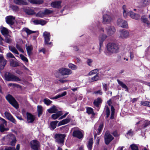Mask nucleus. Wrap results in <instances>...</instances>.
Wrapping results in <instances>:
<instances>
[{
  "label": "nucleus",
  "instance_id": "obj_59",
  "mask_svg": "<svg viewBox=\"0 0 150 150\" xmlns=\"http://www.w3.org/2000/svg\"><path fill=\"white\" fill-rule=\"evenodd\" d=\"M45 15L50 14L52 13V11L48 9H46L44 11Z\"/></svg>",
  "mask_w": 150,
  "mask_h": 150
},
{
  "label": "nucleus",
  "instance_id": "obj_34",
  "mask_svg": "<svg viewBox=\"0 0 150 150\" xmlns=\"http://www.w3.org/2000/svg\"><path fill=\"white\" fill-rule=\"evenodd\" d=\"M93 139L91 138L89 140L88 144L87 145L88 148L89 150H91L92 147V145L93 143Z\"/></svg>",
  "mask_w": 150,
  "mask_h": 150
},
{
  "label": "nucleus",
  "instance_id": "obj_58",
  "mask_svg": "<svg viewBox=\"0 0 150 150\" xmlns=\"http://www.w3.org/2000/svg\"><path fill=\"white\" fill-rule=\"evenodd\" d=\"M4 41L8 43H10L12 41V40L10 38L6 37L4 40Z\"/></svg>",
  "mask_w": 150,
  "mask_h": 150
},
{
  "label": "nucleus",
  "instance_id": "obj_31",
  "mask_svg": "<svg viewBox=\"0 0 150 150\" xmlns=\"http://www.w3.org/2000/svg\"><path fill=\"white\" fill-rule=\"evenodd\" d=\"M57 121H55L52 122L50 123V128L51 130H53L56 127L57 124L58 123Z\"/></svg>",
  "mask_w": 150,
  "mask_h": 150
},
{
  "label": "nucleus",
  "instance_id": "obj_15",
  "mask_svg": "<svg viewBox=\"0 0 150 150\" xmlns=\"http://www.w3.org/2000/svg\"><path fill=\"white\" fill-rule=\"evenodd\" d=\"M7 61L2 56H0V69L3 70L6 64Z\"/></svg>",
  "mask_w": 150,
  "mask_h": 150
},
{
  "label": "nucleus",
  "instance_id": "obj_55",
  "mask_svg": "<svg viewBox=\"0 0 150 150\" xmlns=\"http://www.w3.org/2000/svg\"><path fill=\"white\" fill-rule=\"evenodd\" d=\"M106 118H108L109 117L110 114V109L108 106L106 108Z\"/></svg>",
  "mask_w": 150,
  "mask_h": 150
},
{
  "label": "nucleus",
  "instance_id": "obj_14",
  "mask_svg": "<svg viewBox=\"0 0 150 150\" xmlns=\"http://www.w3.org/2000/svg\"><path fill=\"white\" fill-rule=\"evenodd\" d=\"M7 61L2 56H0V69L3 70L6 64Z\"/></svg>",
  "mask_w": 150,
  "mask_h": 150
},
{
  "label": "nucleus",
  "instance_id": "obj_44",
  "mask_svg": "<svg viewBox=\"0 0 150 150\" xmlns=\"http://www.w3.org/2000/svg\"><path fill=\"white\" fill-rule=\"evenodd\" d=\"M150 125V121L148 120H146L144 121V124L142 125L143 127L144 128H145L147 126Z\"/></svg>",
  "mask_w": 150,
  "mask_h": 150
},
{
  "label": "nucleus",
  "instance_id": "obj_50",
  "mask_svg": "<svg viewBox=\"0 0 150 150\" xmlns=\"http://www.w3.org/2000/svg\"><path fill=\"white\" fill-rule=\"evenodd\" d=\"M25 12L28 15H33L35 13L34 11L32 9H27Z\"/></svg>",
  "mask_w": 150,
  "mask_h": 150
},
{
  "label": "nucleus",
  "instance_id": "obj_37",
  "mask_svg": "<svg viewBox=\"0 0 150 150\" xmlns=\"http://www.w3.org/2000/svg\"><path fill=\"white\" fill-rule=\"evenodd\" d=\"M10 65L11 66L13 67H15L19 66L17 62L12 59L10 61Z\"/></svg>",
  "mask_w": 150,
  "mask_h": 150
},
{
  "label": "nucleus",
  "instance_id": "obj_16",
  "mask_svg": "<svg viewBox=\"0 0 150 150\" xmlns=\"http://www.w3.org/2000/svg\"><path fill=\"white\" fill-rule=\"evenodd\" d=\"M7 61L2 56H0V69L3 70L6 64Z\"/></svg>",
  "mask_w": 150,
  "mask_h": 150
},
{
  "label": "nucleus",
  "instance_id": "obj_62",
  "mask_svg": "<svg viewBox=\"0 0 150 150\" xmlns=\"http://www.w3.org/2000/svg\"><path fill=\"white\" fill-rule=\"evenodd\" d=\"M94 93L96 94H99L100 95H102L103 94V92L101 89L98 91H95Z\"/></svg>",
  "mask_w": 150,
  "mask_h": 150
},
{
  "label": "nucleus",
  "instance_id": "obj_43",
  "mask_svg": "<svg viewBox=\"0 0 150 150\" xmlns=\"http://www.w3.org/2000/svg\"><path fill=\"white\" fill-rule=\"evenodd\" d=\"M99 77L98 76V74H97L95 76L92 77L91 79V82H93L94 81L98 80L99 79Z\"/></svg>",
  "mask_w": 150,
  "mask_h": 150
},
{
  "label": "nucleus",
  "instance_id": "obj_26",
  "mask_svg": "<svg viewBox=\"0 0 150 150\" xmlns=\"http://www.w3.org/2000/svg\"><path fill=\"white\" fill-rule=\"evenodd\" d=\"M33 22L35 25L40 24L42 25H44L46 24V21L44 20H35Z\"/></svg>",
  "mask_w": 150,
  "mask_h": 150
},
{
  "label": "nucleus",
  "instance_id": "obj_61",
  "mask_svg": "<svg viewBox=\"0 0 150 150\" xmlns=\"http://www.w3.org/2000/svg\"><path fill=\"white\" fill-rule=\"evenodd\" d=\"M134 134V132L132 130V129H130L129 131H128L127 133V135H129L130 136H132Z\"/></svg>",
  "mask_w": 150,
  "mask_h": 150
},
{
  "label": "nucleus",
  "instance_id": "obj_32",
  "mask_svg": "<svg viewBox=\"0 0 150 150\" xmlns=\"http://www.w3.org/2000/svg\"><path fill=\"white\" fill-rule=\"evenodd\" d=\"M62 114V112L60 111L58 112L56 114H53L52 115V118L54 120H55L58 118Z\"/></svg>",
  "mask_w": 150,
  "mask_h": 150
},
{
  "label": "nucleus",
  "instance_id": "obj_13",
  "mask_svg": "<svg viewBox=\"0 0 150 150\" xmlns=\"http://www.w3.org/2000/svg\"><path fill=\"white\" fill-rule=\"evenodd\" d=\"M107 34L110 35H113L116 31L115 27L112 26H108L106 28Z\"/></svg>",
  "mask_w": 150,
  "mask_h": 150
},
{
  "label": "nucleus",
  "instance_id": "obj_51",
  "mask_svg": "<svg viewBox=\"0 0 150 150\" xmlns=\"http://www.w3.org/2000/svg\"><path fill=\"white\" fill-rule=\"evenodd\" d=\"M4 115L6 118L8 120L12 116L10 113L8 112H5Z\"/></svg>",
  "mask_w": 150,
  "mask_h": 150
},
{
  "label": "nucleus",
  "instance_id": "obj_22",
  "mask_svg": "<svg viewBox=\"0 0 150 150\" xmlns=\"http://www.w3.org/2000/svg\"><path fill=\"white\" fill-rule=\"evenodd\" d=\"M129 16L131 18L135 20H138L140 18V16L138 14L135 13L132 11H129L128 13Z\"/></svg>",
  "mask_w": 150,
  "mask_h": 150
},
{
  "label": "nucleus",
  "instance_id": "obj_2",
  "mask_svg": "<svg viewBox=\"0 0 150 150\" xmlns=\"http://www.w3.org/2000/svg\"><path fill=\"white\" fill-rule=\"evenodd\" d=\"M5 79L8 81H21V79L18 77L9 72L6 73L5 74Z\"/></svg>",
  "mask_w": 150,
  "mask_h": 150
},
{
  "label": "nucleus",
  "instance_id": "obj_11",
  "mask_svg": "<svg viewBox=\"0 0 150 150\" xmlns=\"http://www.w3.org/2000/svg\"><path fill=\"white\" fill-rule=\"evenodd\" d=\"M30 145L31 148L34 150H38L40 143L38 141L36 140H33L31 142Z\"/></svg>",
  "mask_w": 150,
  "mask_h": 150
},
{
  "label": "nucleus",
  "instance_id": "obj_1",
  "mask_svg": "<svg viewBox=\"0 0 150 150\" xmlns=\"http://www.w3.org/2000/svg\"><path fill=\"white\" fill-rule=\"evenodd\" d=\"M107 50L105 52V54L107 56H109L113 53L118 52L119 46L116 43H109L106 46Z\"/></svg>",
  "mask_w": 150,
  "mask_h": 150
},
{
  "label": "nucleus",
  "instance_id": "obj_23",
  "mask_svg": "<svg viewBox=\"0 0 150 150\" xmlns=\"http://www.w3.org/2000/svg\"><path fill=\"white\" fill-rule=\"evenodd\" d=\"M107 36L105 34H102L100 35L99 37V44L100 45L103 44V42L105 40Z\"/></svg>",
  "mask_w": 150,
  "mask_h": 150
},
{
  "label": "nucleus",
  "instance_id": "obj_45",
  "mask_svg": "<svg viewBox=\"0 0 150 150\" xmlns=\"http://www.w3.org/2000/svg\"><path fill=\"white\" fill-rule=\"evenodd\" d=\"M68 67L69 68L72 70H75L77 69V67L71 63H70L68 64Z\"/></svg>",
  "mask_w": 150,
  "mask_h": 150
},
{
  "label": "nucleus",
  "instance_id": "obj_6",
  "mask_svg": "<svg viewBox=\"0 0 150 150\" xmlns=\"http://www.w3.org/2000/svg\"><path fill=\"white\" fill-rule=\"evenodd\" d=\"M3 139H8L9 141H11L10 145L12 146H14L16 142V138L13 134H10L7 135L3 138Z\"/></svg>",
  "mask_w": 150,
  "mask_h": 150
},
{
  "label": "nucleus",
  "instance_id": "obj_38",
  "mask_svg": "<svg viewBox=\"0 0 150 150\" xmlns=\"http://www.w3.org/2000/svg\"><path fill=\"white\" fill-rule=\"evenodd\" d=\"M142 21L147 25H149L150 24V23L148 20L147 18H146V16H142L141 18Z\"/></svg>",
  "mask_w": 150,
  "mask_h": 150
},
{
  "label": "nucleus",
  "instance_id": "obj_20",
  "mask_svg": "<svg viewBox=\"0 0 150 150\" xmlns=\"http://www.w3.org/2000/svg\"><path fill=\"white\" fill-rule=\"evenodd\" d=\"M61 1H56L52 2L51 6L52 7L57 8H61Z\"/></svg>",
  "mask_w": 150,
  "mask_h": 150
},
{
  "label": "nucleus",
  "instance_id": "obj_60",
  "mask_svg": "<svg viewBox=\"0 0 150 150\" xmlns=\"http://www.w3.org/2000/svg\"><path fill=\"white\" fill-rule=\"evenodd\" d=\"M103 124H100L98 128V133L99 134L101 130H102L103 127Z\"/></svg>",
  "mask_w": 150,
  "mask_h": 150
},
{
  "label": "nucleus",
  "instance_id": "obj_10",
  "mask_svg": "<svg viewBox=\"0 0 150 150\" xmlns=\"http://www.w3.org/2000/svg\"><path fill=\"white\" fill-rule=\"evenodd\" d=\"M72 135L73 137L79 139H82L83 137L82 132L79 129L74 130L73 132Z\"/></svg>",
  "mask_w": 150,
  "mask_h": 150
},
{
  "label": "nucleus",
  "instance_id": "obj_33",
  "mask_svg": "<svg viewBox=\"0 0 150 150\" xmlns=\"http://www.w3.org/2000/svg\"><path fill=\"white\" fill-rule=\"evenodd\" d=\"M122 9L123 10V15L124 17L126 18L127 16H129L128 14V12L126 8V6L125 5H123L122 6Z\"/></svg>",
  "mask_w": 150,
  "mask_h": 150
},
{
  "label": "nucleus",
  "instance_id": "obj_57",
  "mask_svg": "<svg viewBox=\"0 0 150 150\" xmlns=\"http://www.w3.org/2000/svg\"><path fill=\"white\" fill-rule=\"evenodd\" d=\"M44 15L45 14L44 12L40 11L37 14L36 16L37 17H42L44 16Z\"/></svg>",
  "mask_w": 150,
  "mask_h": 150
},
{
  "label": "nucleus",
  "instance_id": "obj_5",
  "mask_svg": "<svg viewBox=\"0 0 150 150\" xmlns=\"http://www.w3.org/2000/svg\"><path fill=\"white\" fill-rule=\"evenodd\" d=\"M114 139V137L111 135L108 131H106L104 135V140L105 144L108 145Z\"/></svg>",
  "mask_w": 150,
  "mask_h": 150
},
{
  "label": "nucleus",
  "instance_id": "obj_3",
  "mask_svg": "<svg viewBox=\"0 0 150 150\" xmlns=\"http://www.w3.org/2000/svg\"><path fill=\"white\" fill-rule=\"evenodd\" d=\"M6 98L9 103L15 108L16 109L18 108L19 105L18 103L11 95H8L6 96Z\"/></svg>",
  "mask_w": 150,
  "mask_h": 150
},
{
  "label": "nucleus",
  "instance_id": "obj_52",
  "mask_svg": "<svg viewBox=\"0 0 150 150\" xmlns=\"http://www.w3.org/2000/svg\"><path fill=\"white\" fill-rule=\"evenodd\" d=\"M93 62V60L92 59L88 58L87 59L86 61V63L89 66L91 67L92 66V63Z\"/></svg>",
  "mask_w": 150,
  "mask_h": 150
},
{
  "label": "nucleus",
  "instance_id": "obj_46",
  "mask_svg": "<svg viewBox=\"0 0 150 150\" xmlns=\"http://www.w3.org/2000/svg\"><path fill=\"white\" fill-rule=\"evenodd\" d=\"M20 57L21 59L25 62H28V59L24 56L22 54L20 55Z\"/></svg>",
  "mask_w": 150,
  "mask_h": 150
},
{
  "label": "nucleus",
  "instance_id": "obj_18",
  "mask_svg": "<svg viewBox=\"0 0 150 150\" xmlns=\"http://www.w3.org/2000/svg\"><path fill=\"white\" fill-rule=\"evenodd\" d=\"M0 120L3 122L0 125V131L1 132H3L6 130L5 127L6 126L7 122L4 119L1 117H0Z\"/></svg>",
  "mask_w": 150,
  "mask_h": 150
},
{
  "label": "nucleus",
  "instance_id": "obj_9",
  "mask_svg": "<svg viewBox=\"0 0 150 150\" xmlns=\"http://www.w3.org/2000/svg\"><path fill=\"white\" fill-rule=\"evenodd\" d=\"M119 33V37L121 38H126L129 35V33L128 31L125 29L120 30Z\"/></svg>",
  "mask_w": 150,
  "mask_h": 150
},
{
  "label": "nucleus",
  "instance_id": "obj_53",
  "mask_svg": "<svg viewBox=\"0 0 150 150\" xmlns=\"http://www.w3.org/2000/svg\"><path fill=\"white\" fill-rule=\"evenodd\" d=\"M16 47L19 51L22 53L24 52V51L20 45L18 44H16Z\"/></svg>",
  "mask_w": 150,
  "mask_h": 150
},
{
  "label": "nucleus",
  "instance_id": "obj_49",
  "mask_svg": "<svg viewBox=\"0 0 150 150\" xmlns=\"http://www.w3.org/2000/svg\"><path fill=\"white\" fill-rule=\"evenodd\" d=\"M150 3V0H143L142 1V6H145L148 5Z\"/></svg>",
  "mask_w": 150,
  "mask_h": 150
},
{
  "label": "nucleus",
  "instance_id": "obj_54",
  "mask_svg": "<svg viewBox=\"0 0 150 150\" xmlns=\"http://www.w3.org/2000/svg\"><path fill=\"white\" fill-rule=\"evenodd\" d=\"M98 71V69H96L91 71L88 74L89 75H91L96 73Z\"/></svg>",
  "mask_w": 150,
  "mask_h": 150
},
{
  "label": "nucleus",
  "instance_id": "obj_47",
  "mask_svg": "<svg viewBox=\"0 0 150 150\" xmlns=\"http://www.w3.org/2000/svg\"><path fill=\"white\" fill-rule=\"evenodd\" d=\"M86 112L88 114H92L93 113V109L90 107H86Z\"/></svg>",
  "mask_w": 150,
  "mask_h": 150
},
{
  "label": "nucleus",
  "instance_id": "obj_36",
  "mask_svg": "<svg viewBox=\"0 0 150 150\" xmlns=\"http://www.w3.org/2000/svg\"><path fill=\"white\" fill-rule=\"evenodd\" d=\"M8 47L9 50L12 52L17 54H19L17 50L15 47L9 46Z\"/></svg>",
  "mask_w": 150,
  "mask_h": 150
},
{
  "label": "nucleus",
  "instance_id": "obj_27",
  "mask_svg": "<svg viewBox=\"0 0 150 150\" xmlns=\"http://www.w3.org/2000/svg\"><path fill=\"white\" fill-rule=\"evenodd\" d=\"M70 121V119L69 118L67 117L66 119L60 121L59 123L58 126H59L68 123Z\"/></svg>",
  "mask_w": 150,
  "mask_h": 150
},
{
  "label": "nucleus",
  "instance_id": "obj_24",
  "mask_svg": "<svg viewBox=\"0 0 150 150\" xmlns=\"http://www.w3.org/2000/svg\"><path fill=\"white\" fill-rule=\"evenodd\" d=\"M26 48L28 56H30L32 54V51L33 50V47L32 45L27 46L26 45Z\"/></svg>",
  "mask_w": 150,
  "mask_h": 150
},
{
  "label": "nucleus",
  "instance_id": "obj_4",
  "mask_svg": "<svg viewBox=\"0 0 150 150\" xmlns=\"http://www.w3.org/2000/svg\"><path fill=\"white\" fill-rule=\"evenodd\" d=\"M66 135L62 134H57L54 135L55 141L59 144H63Z\"/></svg>",
  "mask_w": 150,
  "mask_h": 150
},
{
  "label": "nucleus",
  "instance_id": "obj_56",
  "mask_svg": "<svg viewBox=\"0 0 150 150\" xmlns=\"http://www.w3.org/2000/svg\"><path fill=\"white\" fill-rule=\"evenodd\" d=\"M132 150H139L137 146L135 144H132L130 146Z\"/></svg>",
  "mask_w": 150,
  "mask_h": 150
},
{
  "label": "nucleus",
  "instance_id": "obj_64",
  "mask_svg": "<svg viewBox=\"0 0 150 150\" xmlns=\"http://www.w3.org/2000/svg\"><path fill=\"white\" fill-rule=\"evenodd\" d=\"M11 7L13 11H16L18 9V7L16 6L12 5Z\"/></svg>",
  "mask_w": 150,
  "mask_h": 150
},
{
  "label": "nucleus",
  "instance_id": "obj_40",
  "mask_svg": "<svg viewBox=\"0 0 150 150\" xmlns=\"http://www.w3.org/2000/svg\"><path fill=\"white\" fill-rule=\"evenodd\" d=\"M37 108V110L38 113V116L39 117H40L42 115L43 111L42 107L41 106L38 105Z\"/></svg>",
  "mask_w": 150,
  "mask_h": 150
},
{
  "label": "nucleus",
  "instance_id": "obj_17",
  "mask_svg": "<svg viewBox=\"0 0 150 150\" xmlns=\"http://www.w3.org/2000/svg\"><path fill=\"white\" fill-rule=\"evenodd\" d=\"M14 20L15 18L12 16H8L6 18V23L10 25L14 24Z\"/></svg>",
  "mask_w": 150,
  "mask_h": 150
},
{
  "label": "nucleus",
  "instance_id": "obj_19",
  "mask_svg": "<svg viewBox=\"0 0 150 150\" xmlns=\"http://www.w3.org/2000/svg\"><path fill=\"white\" fill-rule=\"evenodd\" d=\"M26 115L28 122V123L33 122L35 120V117L29 112H27Z\"/></svg>",
  "mask_w": 150,
  "mask_h": 150
},
{
  "label": "nucleus",
  "instance_id": "obj_48",
  "mask_svg": "<svg viewBox=\"0 0 150 150\" xmlns=\"http://www.w3.org/2000/svg\"><path fill=\"white\" fill-rule=\"evenodd\" d=\"M44 102L45 104L47 105H50L52 103V101L49 99L45 98L44 100Z\"/></svg>",
  "mask_w": 150,
  "mask_h": 150
},
{
  "label": "nucleus",
  "instance_id": "obj_28",
  "mask_svg": "<svg viewBox=\"0 0 150 150\" xmlns=\"http://www.w3.org/2000/svg\"><path fill=\"white\" fill-rule=\"evenodd\" d=\"M14 3L18 5H27V3L25 0H14Z\"/></svg>",
  "mask_w": 150,
  "mask_h": 150
},
{
  "label": "nucleus",
  "instance_id": "obj_30",
  "mask_svg": "<svg viewBox=\"0 0 150 150\" xmlns=\"http://www.w3.org/2000/svg\"><path fill=\"white\" fill-rule=\"evenodd\" d=\"M1 32L2 34L4 36L7 35L8 33V29L4 27L1 28Z\"/></svg>",
  "mask_w": 150,
  "mask_h": 150
},
{
  "label": "nucleus",
  "instance_id": "obj_7",
  "mask_svg": "<svg viewBox=\"0 0 150 150\" xmlns=\"http://www.w3.org/2000/svg\"><path fill=\"white\" fill-rule=\"evenodd\" d=\"M59 73L63 76L69 75L72 73L71 71L69 69L64 68H61L59 69Z\"/></svg>",
  "mask_w": 150,
  "mask_h": 150
},
{
  "label": "nucleus",
  "instance_id": "obj_25",
  "mask_svg": "<svg viewBox=\"0 0 150 150\" xmlns=\"http://www.w3.org/2000/svg\"><path fill=\"white\" fill-rule=\"evenodd\" d=\"M102 100L100 98H98L93 102V104L94 105L97 107H99L100 105L101 104L102 102Z\"/></svg>",
  "mask_w": 150,
  "mask_h": 150
},
{
  "label": "nucleus",
  "instance_id": "obj_29",
  "mask_svg": "<svg viewBox=\"0 0 150 150\" xmlns=\"http://www.w3.org/2000/svg\"><path fill=\"white\" fill-rule=\"evenodd\" d=\"M117 81L118 84L123 88L125 89V91H128V88L125 84L124 83L120 81L119 80L117 79Z\"/></svg>",
  "mask_w": 150,
  "mask_h": 150
},
{
  "label": "nucleus",
  "instance_id": "obj_42",
  "mask_svg": "<svg viewBox=\"0 0 150 150\" xmlns=\"http://www.w3.org/2000/svg\"><path fill=\"white\" fill-rule=\"evenodd\" d=\"M67 92L66 91H64L63 93H62L60 94H59L58 95L55 96L53 98V99H57L61 97H63L65 96L67 94Z\"/></svg>",
  "mask_w": 150,
  "mask_h": 150
},
{
  "label": "nucleus",
  "instance_id": "obj_39",
  "mask_svg": "<svg viewBox=\"0 0 150 150\" xmlns=\"http://www.w3.org/2000/svg\"><path fill=\"white\" fill-rule=\"evenodd\" d=\"M57 110L55 106L53 105L52 107L51 108L47 110V111L50 113H55L57 112Z\"/></svg>",
  "mask_w": 150,
  "mask_h": 150
},
{
  "label": "nucleus",
  "instance_id": "obj_12",
  "mask_svg": "<svg viewBox=\"0 0 150 150\" xmlns=\"http://www.w3.org/2000/svg\"><path fill=\"white\" fill-rule=\"evenodd\" d=\"M43 36L45 39V44L50 45L52 42H49L50 38V33L47 32H45L43 33Z\"/></svg>",
  "mask_w": 150,
  "mask_h": 150
},
{
  "label": "nucleus",
  "instance_id": "obj_35",
  "mask_svg": "<svg viewBox=\"0 0 150 150\" xmlns=\"http://www.w3.org/2000/svg\"><path fill=\"white\" fill-rule=\"evenodd\" d=\"M23 31L26 32L28 35L32 33H33L36 32L35 31H33L29 29L28 28H25L23 29Z\"/></svg>",
  "mask_w": 150,
  "mask_h": 150
},
{
  "label": "nucleus",
  "instance_id": "obj_21",
  "mask_svg": "<svg viewBox=\"0 0 150 150\" xmlns=\"http://www.w3.org/2000/svg\"><path fill=\"white\" fill-rule=\"evenodd\" d=\"M111 20L112 18L110 15L105 14L103 16V22L104 23H109Z\"/></svg>",
  "mask_w": 150,
  "mask_h": 150
},
{
  "label": "nucleus",
  "instance_id": "obj_41",
  "mask_svg": "<svg viewBox=\"0 0 150 150\" xmlns=\"http://www.w3.org/2000/svg\"><path fill=\"white\" fill-rule=\"evenodd\" d=\"M29 2L32 3L38 4H41L43 2L42 0H28Z\"/></svg>",
  "mask_w": 150,
  "mask_h": 150
},
{
  "label": "nucleus",
  "instance_id": "obj_8",
  "mask_svg": "<svg viewBox=\"0 0 150 150\" xmlns=\"http://www.w3.org/2000/svg\"><path fill=\"white\" fill-rule=\"evenodd\" d=\"M117 23L120 27L126 28H128V24L126 21L123 20L121 18H119L117 19Z\"/></svg>",
  "mask_w": 150,
  "mask_h": 150
},
{
  "label": "nucleus",
  "instance_id": "obj_63",
  "mask_svg": "<svg viewBox=\"0 0 150 150\" xmlns=\"http://www.w3.org/2000/svg\"><path fill=\"white\" fill-rule=\"evenodd\" d=\"M6 56L8 57V58H14L15 59V58L14 55L10 52L7 53L6 54Z\"/></svg>",
  "mask_w": 150,
  "mask_h": 150
}]
</instances>
